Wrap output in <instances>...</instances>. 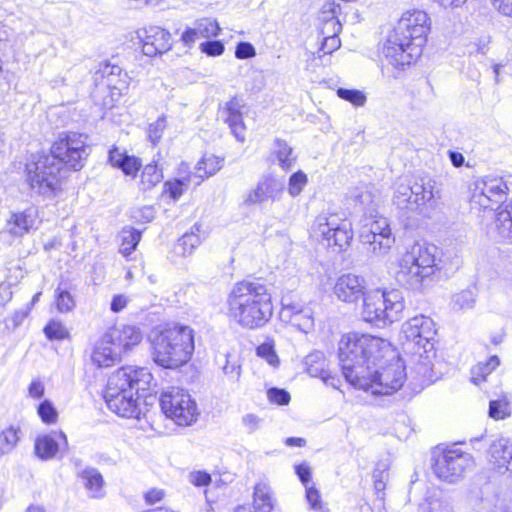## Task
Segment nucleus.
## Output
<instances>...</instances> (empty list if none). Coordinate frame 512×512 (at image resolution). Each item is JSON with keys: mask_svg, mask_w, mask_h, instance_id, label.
<instances>
[{"mask_svg": "<svg viewBox=\"0 0 512 512\" xmlns=\"http://www.w3.org/2000/svg\"><path fill=\"white\" fill-rule=\"evenodd\" d=\"M86 141L87 137L82 134L69 133L52 145L49 155L27 164V180L31 188L43 195L51 194L59 187L63 164L80 170L89 154Z\"/></svg>", "mask_w": 512, "mask_h": 512, "instance_id": "obj_1", "label": "nucleus"}, {"mask_svg": "<svg viewBox=\"0 0 512 512\" xmlns=\"http://www.w3.org/2000/svg\"><path fill=\"white\" fill-rule=\"evenodd\" d=\"M396 355L395 347L387 338L367 332L344 333L338 343L341 371L350 385Z\"/></svg>", "mask_w": 512, "mask_h": 512, "instance_id": "obj_2", "label": "nucleus"}, {"mask_svg": "<svg viewBox=\"0 0 512 512\" xmlns=\"http://www.w3.org/2000/svg\"><path fill=\"white\" fill-rule=\"evenodd\" d=\"M431 18L422 10L404 12L390 31L381 49L387 65L397 71L416 63L427 43Z\"/></svg>", "mask_w": 512, "mask_h": 512, "instance_id": "obj_3", "label": "nucleus"}, {"mask_svg": "<svg viewBox=\"0 0 512 512\" xmlns=\"http://www.w3.org/2000/svg\"><path fill=\"white\" fill-rule=\"evenodd\" d=\"M152 380V374L144 367L126 366L114 371L104 392L108 408L123 418H139L141 404L138 393L147 390Z\"/></svg>", "mask_w": 512, "mask_h": 512, "instance_id": "obj_4", "label": "nucleus"}, {"mask_svg": "<svg viewBox=\"0 0 512 512\" xmlns=\"http://www.w3.org/2000/svg\"><path fill=\"white\" fill-rule=\"evenodd\" d=\"M152 358L164 368H178L187 363L195 349L194 330L187 325L169 323L150 333Z\"/></svg>", "mask_w": 512, "mask_h": 512, "instance_id": "obj_5", "label": "nucleus"}, {"mask_svg": "<svg viewBox=\"0 0 512 512\" xmlns=\"http://www.w3.org/2000/svg\"><path fill=\"white\" fill-rule=\"evenodd\" d=\"M437 248L427 243H414L398 261L397 278L410 288H423L441 277L442 261Z\"/></svg>", "mask_w": 512, "mask_h": 512, "instance_id": "obj_6", "label": "nucleus"}, {"mask_svg": "<svg viewBox=\"0 0 512 512\" xmlns=\"http://www.w3.org/2000/svg\"><path fill=\"white\" fill-rule=\"evenodd\" d=\"M354 236L353 221L343 211L319 213L308 228V238L313 245L334 253L346 252Z\"/></svg>", "mask_w": 512, "mask_h": 512, "instance_id": "obj_7", "label": "nucleus"}, {"mask_svg": "<svg viewBox=\"0 0 512 512\" xmlns=\"http://www.w3.org/2000/svg\"><path fill=\"white\" fill-rule=\"evenodd\" d=\"M404 298L395 289L374 288L362 298L360 316L363 322L384 328L402 319Z\"/></svg>", "mask_w": 512, "mask_h": 512, "instance_id": "obj_8", "label": "nucleus"}, {"mask_svg": "<svg viewBox=\"0 0 512 512\" xmlns=\"http://www.w3.org/2000/svg\"><path fill=\"white\" fill-rule=\"evenodd\" d=\"M406 380V367L398 355L391 361L370 370L368 375L358 377L351 386L374 395H390L400 390Z\"/></svg>", "mask_w": 512, "mask_h": 512, "instance_id": "obj_9", "label": "nucleus"}, {"mask_svg": "<svg viewBox=\"0 0 512 512\" xmlns=\"http://www.w3.org/2000/svg\"><path fill=\"white\" fill-rule=\"evenodd\" d=\"M403 333L415 355L428 361L436 358L437 330L430 317L417 315L409 319L403 326Z\"/></svg>", "mask_w": 512, "mask_h": 512, "instance_id": "obj_10", "label": "nucleus"}, {"mask_svg": "<svg viewBox=\"0 0 512 512\" xmlns=\"http://www.w3.org/2000/svg\"><path fill=\"white\" fill-rule=\"evenodd\" d=\"M473 464V457L455 446L445 447L433 453L431 470L435 477L446 483L460 480Z\"/></svg>", "mask_w": 512, "mask_h": 512, "instance_id": "obj_11", "label": "nucleus"}, {"mask_svg": "<svg viewBox=\"0 0 512 512\" xmlns=\"http://www.w3.org/2000/svg\"><path fill=\"white\" fill-rule=\"evenodd\" d=\"M160 406L166 417L179 426H190L200 415L196 401L188 391L179 387H169L160 396Z\"/></svg>", "mask_w": 512, "mask_h": 512, "instance_id": "obj_12", "label": "nucleus"}, {"mask_svg": "<svg viewBox=\"0 0 512 512\" xmlns=\"http://www.w3.org/2000/svg\"><path fill=\"white\" fill-rule=\"evenodd\" d=\"M509 187L502 177H485L473 184L468 203L477 213L493 211L505 202Z\"/></svg>", "mask_w": 512, "mask_h": 512, "instance_id": "obj_13", "label": "nucleus"}, {"mask_svg": "<svg viewBox=\"0 0 512 512\" xmlns=\"http://www.w3.org/2000/svg\"><path fill=\"white\" fill-rule=\"evenodd\" d=\"M230 316L243 328L256 324V287L252 282H238L229 297Z\"/></svg>", "mask_w": 512, "mask_h": 512, "instance_id": "obj_14", "label": "nucleus"}, {"mask_svg": "<svg viewBox=\"0 0 512 512\" xmlns=\"http://www.w3.org/2000/svg\"><path fill=\"white\" fill-rule=\"evenodd\" d=\"M339 13V4L330 1H325L318 11V32L322 38L320 51L324 53H334L341 47Z\"/></svg>", "mask_w": 512, "mask_h": 512, "instance_id": "obj_15", "label": "nucleus"}, {"mask_svg": "<svg viewBox=\"0 0 512 512\" xmlns=\"http://www.w3.org/2000/svg\"><path fill=\"white\" fill-rule=\"evenodd\" d=\"M95 79H101V85L109 91V96L101 103L105 108H112L128 92L132 80L121 67L108 62L100 64Z\"/></svg>", "mask_w": 512, "mask_h": 512, "instance_id": "obj_16", "label": "nucleus"}, {"mask_svg": "<svg viewBox=\"0 0 512 512\" xmlns=\"http://www.w3.org/2000/svg\"><path fill=\"white\" fill-rule=\"evenodd\" d=\"M367 292V281L364 276L352 272L343 273L337 277L333 293L338 300L355 304Z\"/></svg>", "mask_w": 512, "mask_h": 512, "instance_id": "obj_17", "label": "nucleus"}, {"mask_svg": "<svg viewBox=\"0 0 512 512\" xmlns=\"http://www.w3.org/2000/svg\"><path fill=\"white\" fill-rule=\"evenodd\" d=\"M361 238L365 243L378 245L382 248L383 241L388 248L394 241L389 221L383 215H374L363 227Z\"/></svg>", "mask_w": 512, "mask_h": 512, "instance_id": "obj_18", "label": "nucleus"}, {"mask_svg": "<svg viewBox=\"0 0 512 512\" xmlns=\"http://www.w3.org/2000/svg\"><path fill=\"white\" fill-rule=\"evenodd\" d=\"M35 453L42 460H50L63 454L68 448L66 435L62 431H52L39 435L35 440Z\"/></svg>", "mask_w": 512, "mask_h": 512, "instance_id": "obj_19", "label": "nucleus"}, {"mask_svg": "<svg viewBox=\"0 0 512 512\" xmlns=\"http://www.w3.org/2000/svg\"><path fill=\"white\" fill-rule=\"evenodd\" d=\"M109 333L106 331L94 344L90 359L99 368L113 366L121 360L116 346L113 344Z\"/></svg>", "mask_w": 512, "mask_h": 512, "instance_id": "obj_20", "label": "nucleus"}, {"mask_svg": "<svg viewBox=\"0 0 512 512\" xmlns=\"http://www.w3.org/2000/svg\"><path fill=\"white\" fill-rule=\"evenodd\" d=\"M172 47L171 35L168 31L153 26L145 30L142 51L146 56L154 57L169 51Z\"/></svg>", "mask_w": 512, "mask_h": 512, "instance_id": "obj_21", "label": "nucleus"}, {"mask_svg": "<svg viewBox=\"0 0 512 512\" xmlns=\"http://www.w3.org/2000/svg\"><path fill=\"white\" fill-rule=\"evenodd\" d=\"M107 332L113 338L112 342L121 356L137 346L143 338L141 330L133 325L113 327Z\"/></svg>", "mask_w": 512, "mask_h": 512, "instance_id": "obj_22", "label": "nucleus"}, {"mask_svg": "<svg viewBox=\"0 0 512 512\" xmlns=\"http://www.w3.org/2000/svg\"><path fill=\"white\" fill-rule=\"evenodd\" d=\"M220 27L212 18H201L194 22L193 27H188L181 35V41L186 47H192L200 38H212L218 36Z\"/></svg>", "mask_w": 512, "mask_h": 512, "instance_id": "obj_23", "label": "nucleus"}, {"mask_svg": "<svg viewBox=\"0 0 512 512\" xmlns=\"http://www.w3.org/2000/svg\"><path fill=\"white\" fill-rule=\"evenodd\" d=\"M220 117L227 123L238 141L246 138V127L242 120L240 105L236 99L229 101L220 111Z\"/></svg>", "mask_w": 512, "mask_h": 512, "instance_id": "obj_24", "label": "nucleus"}, {"mask_svg": "<svg viewBox=\"0 0 512 512\" xmlns=\"http://www.w3.org/2000/svg\"><path fill=\"white\" fill-rule=\"evenodd\" d=\"M512 460V450L501 440L494 441L487 451V461L491 469L505 473L509 470V463Z\"/></svg>", "mask_w": 512, "mask_h": 512, "instance_id": "obj_25", "label": "nucleus"}, {"mask_svg": "<svg viewBox=\"0 0 512 512\" xmlns=\"http://www.w3.org/2000/svg\"><path fill=\"white\" fill-rule=\"evenodd\" d=\"M78 478L90 498L99 499L104 497L105 481L98 469L86 467L78 473Z\"/></svg>", "mask_w": 512, "mask_h": 512, "instance_id": "obj_26", "label": "nucleus"}, {"mask_svg": "<svg viewBox=\"0 0 512 512\" xmlns=\"http://www.w3.org/2000/svg\"><path fill=\"white\" fill-rule=\"evenodd\" d=\"M109 161L113 167L121 169L125 175L133 178L142 166L139 158L128 155L126 151L119 148H113L109 151Z\"/></svg>", "mask_w": 512, "mask_h": 512, "instance_id": "obj_27", "label": "nucleus"}, {"mask_svg": "<svg viewBox=\"0 0 512 512\" xmlns=\"http://www.w3.org/2000/svg\"><path fill=\"white\" fill-rule=\"evenodd\" d=\"M222 165L223 158L214 154H204L202 158L197 162L195 168L196 172L191 173L195 178L193 185L198 186L205 178L216 174L221 169Z\"/></svg>", "mask_w": 512, "mask_h": 512, "instance_id": "obj_28", "label": "nucleus"}, {"mask_svg": "<svg viewBox=\"0 0 512 512\" xmlns=\"http://www.w3.org/2000/svg\"><path fill=\"white\" fill-rule=\"evenodd\" d=\"M205 233L201 231L200 224H194L190 232L185 233L176 243L174 250L175 253L181 256L191 255L195 248H197L203 239Z\"/></svg>", "mask_w": 512, "mask_h": 512, "instance_id": "obj_29", "label": "nucleus"}, {"mask_svg": "<svg viewBox=\"0 0 512 512\" xmlns=\"http://www.w3.org/2000/svg\"><path fill=\"white\" fill-rule=\"evenodd\" d=\"M36 218L32 210L12 214L7 222L8 232L17 237L23 236L35 227Z\"/></svg>", "mask_w": 512, "mask_h": 512, "instance_id": "obj_30", "label": "nucleus"}, {"mask_svg": "<svg viewBox=\"0 0 512 512\" xmlns=\"http://www.w3.org/2000/svg\"><path fill=\"white\" fill-rule=\"evenodd\" d=\"M501 364V360L497 355L490 356L482 362L472 366L470 371L472 383L479 385L487 381L488 376L492 374Z\"/></svg>", "mask_w": 512, "mask_h": 512, "instance_id": "obj_31", "label": "nucleus"}, {"mask_svg": "<svg viewBox=\"0 0 512 512\" xmlns=\"http://www.w3.org/2000/svg\"><path fill=\"white\" fill-rule=\"evenodd\" d=\"M512 408L508 394L503 393L489 403L488 415L495 421L504 420L511 416Z\"/></svg>", "mask_w": 512, "mask_h": 512, "instance_id": "obj_32", "label": "nucleus"}, {"mask_svg": "<svg viewBox=\"0 0 512 512\" xmlns=\"http://www.w3.org/2000/svg\"><path fill=\"white\" fill-rule=\"evenodd\" d=\"M162 179V170L156 164H147L140 175L139 189L142 191L150 190L160 183Z\"/></svg>", "mask_w": 512, "mask_h": 512, "instance_id": "obj_33", "label": "nucleus"}, {"mask_svg": "<svg viewBox=\"0 0 512 512\" xmlns=\"http://www.w3.org/2000/svg\"><path fill=\"white\" fill-rule=\"evenodd\" d=\"M411 187L415 209H419L434 200L435 195L431 185H426L423 181H415Z\"/></svg>", "mask_w": 512, "mask_h": 512, "instance_id": "obj_34", "label": "nucleus"}, {"mask_svg": "<svg viewBox=\"0 0 512 512\" xmlns=\"http://www.w3.org/2000/svg\"><path fill=\"white\" fill-rule=\"evenodd\" d=\"M54 298L59 313H69L76 307L75 296L66 287L59 285L54 291Z\"/></svg>", "mask_w": 512, "mask_h": 512, "instance_id": "obj_35", "label": "nucleus"}, {"mask_svg": "<svg viewBox=\"0 0 512 512\" xmlns=\"http://www.w3.org/2000/svg\"><path fill=\"white\" fill-rule=\"evenodd\" d=\"M195 178L191 173L173 181H167L164 184V193L169 194L173 200L179 199L184 191L188 189L190 185H193Z\"/></svg>", "mask_w": 512, "mask_h": 512, "instance_id": "obj_36", "label": "nucleus"}, {"mask_svg": "<svg viewBox=\"0 0 512 512\" xmlns=\"http://www.w3.org/2000/svg\"><path fill=\"white\" fill-rule=\"evenodd\" d=\"M274 305L271 294L258 285V322H267L273 315Z\"/></svg>", "mask_w": 512, "mask_h": 512, "instance_id": "obj_37", "label": "nucleus"}, {"mask_svg": "<svg viewBox=\"0 0 512 512\" xmlns=\"http://www.w3.org/2000/svg\"><path fill=\"white\" fill-rule=\"evenodd\" d=\"M332 54L324 53V51H320V48L317 51H305L302 58L304 69L315 72L318 68L325 67L328 64L326 57Z\"/></svg>", "mask_w": 512, "mask_h": 512, "instance_id": "obj_38", "label": "nucleus"}, {"mask_svg": "<svg viewBox=\"0 0 512 512\" xmlns=\"http://www.w3.org/2000/svg\"><path fill=\"white\" fill-rule=\"evenodd\" d=\"M495 222L499 233L512 238V200L497 211Z\"/></svg>", "mask_w": 512, "mask_h": 512, "instance_id": "obj_39", "label": "nucleus"}, {"mask_svg": "<svg viewBox=\"0 0 512 512\" xmlns=\"http://www.w3.org/2000/svg\"><path fill=\"white\" fill-rule=\"evenodd\" d=\"M141 239V233L132 228H125L121 232L120 252L124 256H129L138 245Z\"/></svg>", "mask_w": 512, "mask_h": 512, "instance_id": "obj_40", "label": "nucleus"}, {"mask_svg": "<svg viewBox=\"0 0 512 512\" xmlns=\"http://www.w3.org/2000/svg\"><path fill=\"white\" fill-rule=\"evenodd\" d=\"M19 441L18 430L13 427L0 432V457L13 451Z\"/></svg>", "mask_w": 512, "mask_h": 512, "instance_id": "obj_41", "label": "nucleus"}, {"mask_svg": "<svg viewBox=\"0 0 512 512\" xmlns=\"http://www.w3.org/2000/svg\"><path fill=\"white\" fill-rule=\"evenodd\" d=\"M412 199V187L409 185L399 184L394 193V202L401 208L414 210L415 206Z\"/></svg>", "mask_w": 512, "mask_h": 512, "instance_id": "obj_42", "label": "nucleus"}, {"mask_svg": "<svg viewBox=\"0 0 512 512\" xmlns=\"http://www.w3.org/2000/svg\"><path fill=\"white\" fill-rule=\"evenodd\" d=\"M337 96L356 107L364 106L367 97L363 91L357 89L338 88L336 91Z\"/></svg>", "mask_w": 512, "mask_h": 512, "instance_id": "obj_43", "label": "nucleus"}, {"mask_svg": "<svg viewBox=\"0 0 512 512\" xmlns=\"http://www.w3.org/2000/svg\"><path fill=\"white\" fill-rule=\"evenodd\" d=\"M258 356L265 359L274 368H277L280 364L273 339H268L258 346Z\"/></svg>", "mask_w": 512, "mask_h": 512, "instance_id": "obj_44", "label": "nucleus"}, {"mask_svg": "<svg viewBox=\"0 0 512 512\" xmlns=\"http://www.w3.org/2000/svg\"><path fill=\"white\" fill-rule=\"evenodd\" d=\"M37 413L45 424H54L57 422L58 412L49 400H44L39 404Z\"/></svg>", "mask_w": 512, "mask_h": 512, "instance_id": "obj_45", "label": "nucleus"}, {"mask_svg": "<svg viewBox=\"0 0 512 512\" xmlns=\"http://www.w3.org/2000/svg\"><path fill=\"white\" fill-rule=\"evenodd\" d=\"M44 333L49 339L63 340L69 336V332L62 322L52 320L44 328Z\"/></svg>", "mask_w": 512, "mask_h": 512, "instance_id": "obj_46", "label": "nucleus"}, {"mask_svg": "<svg viewBox=\"0 0 512 512\" xmlns=\"http://www.w3.org/2000/svg\"><path fill=\"white\" fill-rule=\"evenodd\" d=\"M307 182H308L307 175L303 171L298 170L295 173H293L290 176L289 182H288V191H289L290 195H292V196L299 195L301 193V191L303 190V188L305 187V185L307 184Z\"/></svg>", "mask_w": 512, "mask_h": 512, "instance_id": "obj_47", "label": "nucleus"}, {"mask_svg": "<svg viewBox=\"0 0 512 512\" xmlns=\"http://www.w3.org/2000/svg\"><path fill=\"white\" fill-rule=\"evenodd\" d=\"M422 508L424 512H452L445 500L434 496L425 498Z\"/></svg>", "mask_w": 512, "mask_h": 512, "instance_id": "obj_48", "label": "nucleus"}, {"mask_svg": "<svg viewBox=\"0 0 512 512\" xmlns=\"http://www.w3.org/2000/svg\"><path fill=\"white\" fill-rule=\"evenodd\" d=\"M306 500L312 509L321 512H329L322 500L320 491L316 487H306Z\"/></svg>", "mask_w": 512, "mask_h": 512, "instance_id": "obj_49", "label": "nucleus"}, {"mask_svg": "<svg viewBox=\"0 0 512 512\" xmlns=\"http://www.w3.org/2000/svg\"><path fill=\"white\" fill-rule=\"evenodd\" d=\"M267 397L270 403L281 406L289 404L291 400L289 392L280 388H270L267 391Z\"/></svg>", "mask_w": 512, "mask_h": 512, "instance_id": "obj_50", "label": "nucleus"}, {"mask_svg": "<svg viewBox=\"0 0 512 512\" xmlns=\"http://www.w3.org/2000/svg\"><path fill=\"white\" fill-rule=\"evenodd\" d=\"M166 128V118L159 117L155 122L151 123L148 129V137L152 143L156 144L162 137Z\"/></svg>", "mask_w": 512, "mask_h": 512, "instance_id": "obj_51", "label": "nucleus"}, {"mask_svg": "<svg viewBox=\"0 0 512 512\" xmlns=\"http://www.w3.org/2000/svg\"><path fill=\"white\" fill-rule=\"evenodd\" d=\"M202 53L208 56H220L224 53V44L220 41H207L200 44Z\"/></svg>", "mask_w": 512, "mask_h": 512, "instance_id": "obj_52", "label": "nucleus"}, {"mask_svg": "<svg viewBox=\"0 0 512 512\" xmlns=\"http://www.w3.org/2000/svg\"><path fill=\"white\" fill-rule=\"evenodd\" d=\"M295 474L301 483L307 487L312 480V469L307 462H302L294 466Z\"/></svg>", "mask_w": 512, "mask_h": 512, "instance_id": "obj_53", "label": "nucleus"}, {"mask_svg": "<svg viewBox=\"0 0 512 512\" xmlns=\"http://www.w3.org/2000/svg\"><path fill=\"white\" fill-rule=\"evenodd\" d=\"M492 8L501 16L512 18V0H489Z\"/></svg>", "mask_w": 512, "mask_h": 512, "instance_id": "obj_54", "label": "nucleus"}, {"mask_svg": "<svg viewBox=\"0 0 512 512\" xmlns=\"http://www.w3.org/2000/svg\"><path fill=\"white\" fill-rule=\"evenodd\" d=\"M189 482L196 487H205L211 483V476L205 471H193L189 474Z\"/></svg>", "mask_w": 512, "mask_h": 512, "instance_id": "obj_55", "label": "nucleus"}, {"mask_svg": "<svg viewBox=\"0 0 512 512\" xmlns=\"http://www.w3.org/2000/svg\"><path fill=\"white\" fill-rule=\"evenodd\" d=\"M129 302L130 298L125 294L114 295L110 303V310L113 313H119L128 306Z\"/></svg>", "mask_w": 512, "mask_h": 512, "instance_id": "obj_56", "label": "nucleus"}, {"mask_svg": "<svg viewBox=\"0 0 512 512\" xmlns=\"http://www.w3.org/2000/svg\"><path fill=\"white\" fill-rule=\"evenodd\" d=\"M258 512H272L275 508V500L270 493H263L258 497Z\"/></svg>", "mask_w": 512, "mask_h": 512, "instance_id": "obj_57", "label": "nucleus"}, {"mask_svg": "<svg viewBox=\"0 0 512 512\" xmlns=\"http://www.w3.org/2000/svg\"><path fill=\"white\" fill-rule=\"evenodd\" d=\"M255 55V49L252 44L241 42L237 45L235 56L238 59H247Z\"/></svg>", "mask_w": 512, "mask_h": 512, "instance_id": "obj_58", "label": "nucleus"}, {"mask_svg": "<svg viewBox=\"0 0 512 512\" xmlns=\"http://www.w3.org/2000/svg\"><path fill=\"white\" fill-rule=\"evenodd\" d=\"M291 149L287 146H283L277 151V158L279 160V163L281 167L285 170H288L291 168L292 165V159H291Z\"/></svg>", "mask_w": 512, "mask_h": 512, "instance_id": "obj_59", "label": "nucleus"}, {"mask_svg": "<svg viewBox=\"0 0 512 512\" xmlns=\"http://www.w3.org/2000/svg\"><path fill=\"white\" fill-rule=\"evenodd\" d=\"M44 392V383L39 379L33 380L28 387V395L33 399H40L44 395Z\"/></svg>", "mask_w": 512, "mask_h": 512, "instance_id": "obj_60", "label": "nucleus"}, {"mask_svg": "<svg viewBox=\"0 0 512 512\" xmlns=\"http://www.w3.org/2000/svg\"><path fill=\"white\" fill-rule=\"evenodd\" d=\"M239 368L240 367L238 365H236L235 363H233V364L230 363L229 355L224 356V364L222 366V369L226 375L230 376L232 379L238 378Z\"/></svg>", "mask_w": 512, "mask_h": 512, "instance_id": "obj_61", "label": "nucleus"}, {"mask_svg": "<svg viewBox=\"0 0 512 512\" xmlns=\"http://www.w3.org/2000/svg\"><path fill=\"white\" fill-rule=\"evenodd\" d=\"M256 204V190H251L246 198L244 199L243 203L241 204V209L245 213H253L254 208Z\"/></svg>", "mask_w": 512, "mask_h": 512, "instance_id": "obj_62", "label": "nucleus"}, {"mask_svg": "<svg viewBox=\"0 0 512 512\" xmlns=\"http://www.w3.org/2000/svg\"><path fill=\"white\" fill-rule=\"evenodd\" d=\"M31 312V307H25L13 313L11 321L14 327H19Z\"/></svg>", "mask_w": 512, "mask_h": 512, "instance_id": "obj_63", "label": "nucleus"}, {"mask_svg": "<svg viewBox=\"0 0 512 512\" xmlns=\"http://www.w3.org/2000/svg\"><path fill=\"white\" fill-rule=\"evenodd\" d=\"M165 493L162 489H151L145 494V500L148 504H155L163 499Z\"/></svg>", "mask_w": 512, "mask_h": 512, "instance_id": "obj_64", "label": "nucleus"}]
</instances>
